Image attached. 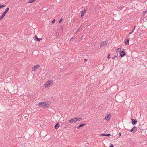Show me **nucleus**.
Instances as JSON below:
<instances>
[{"mask_svg":"<svg viewBox=\"0 0 147 147\" xmlns=\"http://www.w3.org/2000/svg\"><path fill=\"white\" fill-rule=\"evenodd\" d=\"M38 105L40 107H42L43 108H47L49 107V105L48 104L47 102H39L38 103Z\"/></svg>","mask_w":147,"mask_h":147,"instance_id":"f257e3e1","label":"nucleus"},{"mask_svg":"<svg viewBox=\"0 0 147 147\" xmlns=\"http://www.w3.org/2000/svg\"><path fill=\"white\" fill-rule=\"evenodd\" d=\"M53 81L52 80H50L47 82L45 84V86L46 87H48L49 86H51L53 84Z\"/></svg>","mask_w":147,"mask_h":147,"instance_id":"f03ea898","label":"nucleus"},{"mask_svg":"<svg viewBox=\"0 0 147 147\" xmlns=\"http://www.w3.org/2000/svg\"><path fill=\"white\" fill-rule=\"evenodd\" d=\"M40 66V65L39 64L36 65L34 66L32 68V71H34L36 69H38Z\"/></svg>","mask_w":147,"mask_h":147,"instance_id":"7ed1b4c3","label":"nucleus"},{"mask_svg":"<svg viewBox=\"0 0 147 147\" xmlns=\"http://www.w3.org/2000/svg\"><path fill=\"white\" fill-rule=\"evenodd\" d=\"M107 43V41H105L104 42H102L100 43V46L101 47H104V46H105Z\"/></svg>","mask_w":147,"mask_h":147,"instance_id":"20e7f679","label":"nucleus"},{"mask_svg":"<svg viewBox=\"0 0 147 147\" xmlns=\"http://www.w3.org/2000/svg\"><path fill=\"white\" fill-rule=\"evenodd\" d=\"M76 121H77V120L76 118L73 119L69 121V122L71 123H75Z\"/></svg>","mask_w":147,"mask_h":147,"instance_id":"39448f33","label":"nucleus"},{"mask_svg":"<svg viewBox=\"0 0 147 147\" xmlns=\"http://www.w3.org/2000/svg\"><path fill=\"white\" fill-rule=\"evenodd\" d=\"M111 117V115L110 114H109L105 117V119L107 121H109L110 120Z\"/></svg>","mask_w":147,"mask_h":147,"instance_id":"423d86ee","label":"nucleus"},{"mask_svg":"<svg viewBox=\"0 0 147 147\" xmlns=\"http://www.w3.org/2000/svg\"><path fill=\"white\" fill-rule=\"evenodd\" d=\"M34 38L35 40L37 41H40L41 40V38H38L36 35H35V36L34 37Z\"/></svg>","mask_w":147,"mask_h":147,"instance_id":"0eeeda50","label":"nucleus"},{"mask_svg":"<svg viewBox=\"0 0 147 147\" xmlns=\"http://www.w3.org/2000/svg\"><path fill=\"white\" fill-rule=\"evenodd\" d=\"M137 129V128L136 127H133L132 129L130 131V132L133 133H134Z\"/></svg>","mask_w":147,"mask_h":147,"instance_id":"6e6552de","label":"nucleus"},{"mask_svg":"<svg viewBox=\"0 0 147 147\" xmlns=\"http://www.w3.org/2000/svg\"><path fill=\"white\" fill-rule=\"evenodd\" d=\"M125 52L124 51H121L120 53V56L121 57H123L124 55H125Z\"/></svg>","mask_w":147,"mask_h":147,"instance_id":"1a4fd4ad","label":"nucleus"},{"mask_svg":"<svg viewBox=\"0 0 147 147\" xmlns=\"http://www.w3.org/2000/svg\"><path fill=\"white\" fill-rule=\"evenodd\" d=\"M60 126L59 125V123L58 122L55 125V128L56 129H57L59 127H60Z\"/></svg>","mask_w":147,"mask_h":147,"instance_id":"9d476101","label":"nucleus"},{"mask_svg":"<svg viewBox=\"0 0 147 147\" xmlns=\"http://www.w3.org/2000/svg\"><path fill=\"white\" fill-rule=\"evenodd\" d=\"M132 123L133 125H134L137 123V121L136 119H132Z\"/></svg>","mask_w":147,"mask_h":147,"instance_id":"9b49d317","label":"nucleus"},{"mask_svg":"<svg viewBox=\"0 0 147 147\" xmlns=\"http://www.w3.org/2000/svg\"><path fill=\"white\" fill-rule=\"evenodd\" d=\"M86 10H84V11H82V12L81 13V17H82L84 16V14L86 12Z\"/></svg>","mask_w":147,"mask_h":147,"instance_id":"f8f14e48","label":"nucleus"},{"mask_svg":"<svg viewBox=\"0 0 147 147\" xmlns=\"http://www.w3.org/2000/svg\"><path fill=\"white\" fill-rule=\"evenodd\" d=\"M110 135V134H102L100 135V136H109Z\"/></svg>","mask_w":147,"mask_h":147,"instance_id":"ddd939ff","label":"nucleus"},{"mask_svg":"<svg viewBox=\"0 0 147 147\" xmlns=\"http://www.w3.org/2000/svg\"><path fill=\"white\" fill-rule=\"evenodd\" d=\"M85 125L86 124H85L82 123V124H80V125L77 127V128L79 129L80 127H81L82 126H85Z\"/></svg>","mask_w":147,"mask_h":147,"instance_id":"4468645a","label":"nucleus"},{"mask_svg":"<svg viewBox=\"0 0 147 147\" xmlns=\"http://www.w3.org/2000/svg\"><path fill=\"white\" fill-rule=\"evenodd\" d=\"M9 8L8 7H7V8L3 12V13L5 14L7 13L8 11L9 10Z\"/></svg>","mask_w":147,"mask_h":147,"instance_id":"2eb2a0df","label":"nucleus"},{"mask_svg":"<svg viewBox=\"0 0 147 147\" xmlns=\"http://www.w3.org/2000/svg\"><path fill=\"white\" fill-rule=\"evenodd\" d=\"M5 15V14L3 13L2 15L0 16V20L4 18Z\"/></svg>","mask_w":147,"mask_h":147,"instance_id":"dca6fc26","label":"nucleus"},{"mask_svg":"<svg viewBox=\"0 0 147 147\" xmlns=\"http://www.w3.org/2000/svg\"><path fill=\"white\" fill-rule=\"evenodd\" d=\"M36 0H29L28 2V3H31L34 2Z\"/></svg>","mask_w":147,"mask_h":147,"instance_id":"f3484780","label":"nucleus"},{"mask_svg":"<svg viewBox=\"0 0 147 147\" xmlns=\"http://www.w3.org/2000/svg\"><path fill=\"white\" fill-rule=\"evenodd\" d=\"M129 39H127L125 41V44L126 45H128L129 44Z\"/></svg>","mask_w":147,"mask_h":147,"instance_id":"a211bd4d","label":"nucleus"},{"mask_svg":"<svg viewBox=\"0 0 147 147\" xmlns=\"http://www.w3.org/2000/svg\"><path fill=\"white\" fill-rule=\"evenodd\" d=\"M77 120V121H80L82 119L81 118H76Z\"/></svg>","mask_w":147,"mask_h":147,"instance_id":"6ab92c4d","label":"nucleus"},{"mask_svg":"<svg viewBox=\"0 0 147 147\" xmlns=\"http://www.w3.org/2000/svg\"><path fill=\"white\" fill-rule=\"evenodd\" d=\"M6 5H0V8H1L3 7H4Z\"/></svg>","mask_w":147,"mask_h":147,"instance_id":"aec40b11","label":"nucleus"},{"mask_svg":"<svg viewBox=\"0 0 147 147\" xmlns=\"http://www.w3.org/2000/svg\"><path fill=\"white\" fill-rule=\"evenodd\" d=\"M55 19H53L52 22V24L54 23L55 22Z\"/></svg>","mask_w":147,"mask_h":147,"instance_id":"412c9836","label":"nucleus"},{"mask_svg":"<svg viewBox=\"0 0 147 147\" xmlns=\"http://www.w3.org/2000/svg\"><path fill=\"white\" fill-rule=\"evenodd\" d=\"M117 55H115L113 57H112V59H114V58H116V57H117Z\"/></svg>","mask_w":147,"mask_h":147,"instance_id":"4be33fe9","label":"nucleus"},{"mask_svg":"<svg viewBox=\"0 0 147 147\" xmlns=\"http://www.w3.org/2000/svg\"><path fill=\"white\" fill-rule=\"evenodd\" d=\"M121 49L120 48H119L117 49V50L118 51H121Z\"/></svg>","mask_w":147,"mask_h":147,"instance_id":"5701e85b","label":"nucleus"},{"mask_svg":"<svg viewBox=\"0 0 147 147\" xmlns=\"http://www.w3.org/2000/svg\"><path fill=\"white\" fill-rule=\"evenodd\" d=\"M63 20V19H61L59 21V23H61Z\"/></svg>","mask_w":147,"mask_h":147,"instance_id":"b1692460","label":"nucleus"},{"mask_svg":"<svg viewBox=\"0 0 147 147\" xmlns=\"http://www.w3.org/2000/svg\"><path fill=\"white\" fill-rule=\"evenodd\" d=\"M110 54H109L108 55V56H107V58L108 59H109L110 58Z\"/></svg>","mask_w":147,"mask_h":147,"instance_id":"393cba45","label":"nucleus"},{"mask_svg":"<svg viewBox=\"0 0 147 147\" xmlns=\"http://www.w3.org/2000/svg\"><path fill=\"white\" fill-rule=\"evenodd\" d=\"M81 28V26H80L78 29V30H79Z\"/></svg>","mask_w":147,"mask_h":147,"instance_id":"a878e982","label":"nucleus"},{"mask_svg":"<svg viewBox=\"0 0 147 147\" xmlns=\"http://www.w3.org/2000/svg\"><path fill=\"white\" fill-rule=\"evenodd\" d=\"M74 38V37H73L72 38H71V39H70V40L71 41H72L73 40V39Z\"/></svg>","mask_w":147,"mask_h":147,"instance_id":"bb28decb","label":"nucleus"},{"mask_svg":"<svg viewBox=\"0 0 147 147\" xmlns=\"http://www.w3.org/2000/svg\"><path fill=\"white\" fill-rule=\"evenodd\" d=\"M86 61H87V60L86 59H85L84 60V63H85Z\"/></svg>","mask_w":147,"mask_h":147,"instance_id":"cd10ccee","label":"nucleus"},{"mask_svg":"<svg viewBox=\"0 0 147 147\" xmlns=\"http://www.w3.org/2000/svg\"><path fill=\"white\" fill-rule=\"evenodd\" d=\"M133 30H132V31L131 32H130L129 33V34H132V33H133Z\"/></svg>","mask_w":147,"mask_h":147,"instance_id":"c85d7f7f","label":"nucleus"},{"mask_svg":"<svg viewBox=\"0 0 147 147\" xmlns=\"http://www.w3.org/2000/svg\"><path fill=\"white\" fill-rule=\"evenodd\" d=\"M135 27H136L135 26V25L134 26V28H133V31L134 30V29H135Z\"/></svg>","mask_w":147,"mask_h":147,"instance_id":"c756f323","label":"nucleus"},{"mask_svg":"<svg viewBox=\"0 0 147 147\" xmlns=\"http://www.w3.org/2000/svg\"><path fill=\"white\" fill-rule=\"evenodd\" d=\"M144 13H147V11H146L145 12H144Z\"/></svg>","mask_w":147,"mask_h":147,"instance_id":"7c9ffc66","label":"nucleus"},{"mask_svg":"<svg viewBox=\"0 0 147 147\" xmlns=\"http://www.w3.org/2000/svg\"><path fill=\"white\" fill-rule=\"evenodd\" d=\"M119 136H120L121 135V134L120 133H119Z\"/></svg>","mask_w":147,"mask_h":147,"instance_id":"2f4dec72","label":"nucleus"}]
</instances>
